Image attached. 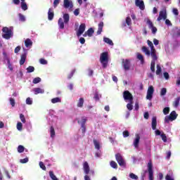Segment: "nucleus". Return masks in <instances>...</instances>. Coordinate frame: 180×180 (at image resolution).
Masks as SVG:
<instances>
[{"label":"nucleus","mask_w":180,"mask_h":180,"mask_svg":"<svg viewBox=\"0 0 180 180\" xmlns=\"http://www.w3.org/2000/svg\"><path fill=\"white\" fill-rule=\"evenodd\" d=\"M100 63L102 64L103 68H106L109 64V53L103 52L100 56Z\"/></svg>","instance_id":"obj_1"},{"label":"nucleus","mask_w":180,"mask_h":180,"mask_svg":"<svg viewBox=\"0 0 180 180\" xmlns=\"http://www.w3.org/2000/svg\"><path fill=\"white\" fill-rule=\"evenodd\" d=\"M63 18H61L58 19V25L59 29H64V25H68V22H70V14L68 13L63 14Z\"/></svg>","instance_id":"obj_2"},{"label":"nucleus","mask_w":180,"mask_h":180,"mask_svg":"<svg viewBox=\"0 0 180 180\" xmlns=\"http://www.w3.org/2000/svg\"><path fill=\"white\" fill-rule=\"evenodd\" d=\"M178 117V114H176V111H172L169 116H166L165 118V123H168L169 122H174V120H176Z\"/></svg>","instance_id":"obj_3"},{"label":"nucleus","mask_w":180,"mask_h":180,"mask_svg":"<svg viewBox=\"0 0 180 180\" xmlns=\"http://www.w3.org/2000/svg\"><path fill=\"white\" fill-rule=\"evenodd\" d=\"M2 31L4 33H5L2 35V37L4 39H6V40H9V39L12 37V30L8 29V27H3Z\"/></svg>","instance_id":"obj_4"},{"label":"nucleus","mask_w":180,"mask_h":180,"mask_svg":"<svg viewBox=\"0 0 180 180\" xmlns=\"http://www.w3.org/2000/svg\"><path fill=\"white\" fill-rule=\"evenodd\" d=\"M148 172L149 180H154V170H153V162L151 160L148 162Z\"/></svg>","instance_id":"obj_5"},{"label":"nucleus","mask_w":180,"mask_h":180,"mask_svg":"<svg viewBox=\"0 0 180 180\" xmlns=\"http://www.w3.org/2000/svg\"><path fill=\"white\" fill-rule=\"evenodd\" d=\"M115 159L120 167H126V162L120 153L115 154Z\"/></svg>","instance_id":"obj_6"},{"label":"nucleus","mask_w":180,"mask_h":180,"mask_svg":"<svg viewBox=\"0 0 180 180\" xmlns=\"http://www.w3.org/2000/svg\"><path fill=\"white\" fill-rule=\"evenodd\" d=\"M86 117H82V122L79 120H77L78 124H81L82 127V132L83 134H85V131H86V127L85 126V124L86 123Z\"/></svg>","instance_id":"obj_7"},{"label":"nucleus","mask_w":180,"mask_h":180,"mask_svg":"<svg viewBox=\"0 0 180 180\" xmlns=\"http://www.w3.org/2000/svg\"><path fill=\"white\" fill-rule=\"evenodd\" d=\"M147 43L148 46L150 47V57H155V56H157V50L154 48V44H153V42L149 39H148Z\"/></svg>","instance_id":"obj_8"},{"label":"nucleus","mask_w":180,"mask_h":180,"mask_svg":"<svg viewBox=\"0 0 180 180\" xmlns=\"http://www.w3.org/2000/svg\"><path fill=\"white\" fill-rule=\"evenodd\" d=\"M85 29H86V25H85V23H82L79 26V29L77 30L76 33L77 37H79L81 35L84 34V32H85Z\"/></svg>","instance_id":"obj_9"},{"label":"nucleus","mask_w":180,"mask_h":180,"mask_svg":"<svg viewBox=\"0 0 180 180\" xmlns=\"http://www.w3.org/2000/svg\"><path fill=\"white\" fill-rule=\"evenodd\" d=\"M154 94V86H150L148 89L147 94H146V99L151 101L153 99V95Z\"/></svg>","instance_id":"obj_10"},{"label":"nucleus","mask_w":180,"mask_h":180,"mask_svg":"<svg viewBox=\"0 0 180 180\" xmlns=\"http://www.w3.org/2000/svg\"><path fill=\"white\" fill-rule=\"evenodd\" d=\"M152 60L150 63V70L152 72H155V61L158 60V56L156 55L155 56H151Z\"/></svg>","instance_id":"obj_11"},{"label":"nucleus","mask_w":180,"mask_h":180,"mask_svg":"<svg viewBox=\"0 0 180 180\" xmlns=\"http://www.w3.org/2000/svg\"><path fill=\"white\" fill-rule=\"evenodd\" d=\"M165 20L167 19V10H162L160 11L159 16L157 19L158 22H160V20Z\"/></svg>","instance_id":"obj_12"},{"label":"nucleus","mask_w":180,"mask_h":180,"mask_svg":"<svg viewBox=\"0 0 180 180\" xmlns=\"http://www.w3.org/2000/svg\"><path fill=\"white\" fill-rule=\"evenodd\" d=\"M123 98L125 101H129V102L133 101V95L129 91H124L123 92Z\"/></svg>","instance_id":"obj_13"},{"label":"nucleus","mask_w":180,"mask_h":180,"mask_svg":"<svg viewBox=\"0 0 180 180\" xmlns=\"http://www.w3.org/2000/svg\"><path fill=\"white\" fill-rule=\"evenodd\" d=\"M122 65L125 71H129L130 70V60L129 59H122Z\"/></svg>","instance_id":"obj_14"},{"label":"nucleus","mask_w":180,"mask_h":180,"mask_svg":"<svg viewBox=\"0 0 180 180\" xmlns=\"http://www.w3.org/2000/svg\"><path fill=\"white\" fill-rule=\"evenodd\" d=\"M147 25H148L149 29H151L153 34H155L157 33V27L154 26V24H153V22L150 20H148L146 22Z\"/></svg>","instance_id":"obj_15"},{"label":"nucleus","mask_w":180,"mask_h":180,"mask_svg":"<svg viewBox=\"0 0 180 180\" xmlns=\"http://www.w3.org/2000/svg\"><path fill=\"white\" fill-rule=\"evenodd\" d=\"M135 5L138 6L141 11H144L146 6L143 0H135Z\"/></svg>","instance_id":"obj_16"},{"label":"nucleus","mask_w":180,"mask_h":180,"mask_svg":"<svg viewBox=\"0 0 180 180\" xmlns=\"http://www.w3.org/2000/svg\"><path fill=\"white\" fill-rule=\"evenodd\" d=\"M63 6L65 9L70 8V9H72L74 8V5L72 4V1H70V0H63Z\"/></svg>","instance_id":"obj_17"},{"label":"nucleus","mask_w":180,"mask_h":180,"mask_svg":"<svg viewBox=\"0 0 180 180\" xmlns=\"http://www.w3.org/2000/svg\"><path fill=\"white\" fill-rule=\"evenodd\" d=\"M83 168H84V174L86 175H88V174H89V171H90L89 165H88V162H84Z\"/></svg>","instance_id":"obj_18"},{"label":"nucleus","mask_w":180,"mask_h":180,"mask_svg":"<svg viewBox=\"0 0 180 180\" xmlns=\"http://www.w3.org/2000/svg\"><path fill=\"white\" fill-rule=\"evenodd\" d=\"M83 168H84V174L86 175H88V174H89V171H90L89 165H88V162H84Z\"/></svg>","instance_id":"obj_19"},{"label":"nucleus","mask_w":180,"mask_h":180,"mask_svg":"<svg viewBox=\"0 0 180 180\" xmlns=\"http://www.w3.org/2000/svg\"><path fill=\"white\" fill-rule=\"evenodd\" d=\"M141 50L145 53V55L147 56L148 57H150V56H151V51H150V49H148L147 46H142Z\"/></svg>","instance_id":"obj_20"},{"label":"nucleus","mask_w":180,"mask_h":180,"mask_svg":"<svg viewBox=\"0 0 180 180\" xmlns=\"http://www.w3.org/2000/svg\"><path fill=\"white\" fill-rule=\"evenodd\" d=\"M140 143V135L136 134V139L134 141V146L135 148H139V144Z\"/></svg>","instance_id":"obj_21"},{"label":"nucleus","mask_w":180,"mask_h":180,"mask_svg":"<svg viewBox=\"0 0 180 180\" xmlns=\"http://www.w3.org/2000/svg\"><path fill=\"white\" fill-rule=\"evenodd\" d=\"M48 19L49 20H53L54 19V11L51 8H49L48 11Z\"/></svg>","instance_id":"obj_22"},{"label":"nucleus","mask_w":180,"mask_h":180,"mask_svg":"<svg viewBox=\"0 0 180 180\" xmlns=\"http://www.w3.org/2000/svg\"><path fill=\"white\" fill-rule=\"evenodd\" d=\"M152 129L153 130L157 129V117H153L152 118Z\"/></svg>","instance_id":"obj_23"},{"label":"nucleus","mask_w":180,"mask_h":180,"mask_svg":"<svg viewBox=\"0 0 180 180\" xmlns=\"http://www.w3.org/2000/svg\"><path fill=\"white\" fill-rule=\"evenodd\" d=\"M103 30V22L101 21L98 24L97 34H101Z\"/></svg>","instance_id":"obj_24"},{"label":"nucleus","mask_w":180,"mask_h":180,"mask_svg":"<svg viewBox=\"0 0 180 180\" xmlns=\"http://www.w3.org/2000/svg\"><path fill=\"white\" fill-rule=\"evenodd\" d=\"M34 92L35 95H39V94H44V89H40L39 87L34 88Z\"/></svg>","instance_id":"obj_25"},{"label":"nucleus","mask_w":180,"mask_h":180,"mask_svg":"<svg viewBox=\"0 0 180 180\" xmlns=\"http://www.w3.org/2000/svg\"><path fill=\"white\" fill-rule=\"evenodd\" d=\"M136 58L139 61H141V64H144V56L141 53H138Z\"/></svg>","instance_id":"obj_26"},{"label":"nucleus","mask_w":180,"mask_h":180,"mask_svg":"<svg viewBox=\"0 0 180 180\" xmlns=\"http://www.w3.org/2000/svg\"><path fill=\"white\" fill-rule=\"evenodd\" d=\"M179 101H180V96L175 98L174 101L173 102L174 108H178V106H179Z\"/></svg>","instance_id":"obj_27"},{"label":"nucleus","mask_w":180,"mask_h":180,"mask_svg":"<svg viewBox=\"0 0 180 180\" xmlns=\"http://www.w3.org/2000/svg\"><path fill=\"white\" fill-rule=\"evenodd\" d=\"M26 61V54L24 53L21 56L20 60V65H23Z\"/></svg>","instance_id":"obj_28"},{"label":"nucleus","mask_w":180,"mask_h":180,"mask_svg":"<svg viewBox=\"0 0 180 180\" xmlns=\"http://www.w3.org/2000/svg\"><path fill=\"white\" fill-rule=\"evenodd\" d=\"M25 47H31V46H33V42L30 39H27L25 41Z\"/></svg>","instance_id":"obj_29"},{"label":"nucleus","mask_w":180,"mask_h":180,"mask_svg":"<svg viewBox=\"0 0 180 180\" xmlns=\"http://www.w3.org/2000/svg\"><path fill=\"white\" fill-rule=\"evenodd\" d=\"M77 108H82L84 106V98H80L77 102Z\"/></svg>","instance_id":"obj_30"},{"label":"nucleus","mask_w":180,"mask_h":180,"mask_svg":"<svg viewBox=\"0 0 180 180\" xmlns=\"http://www.w3.org/2000/svg\"><path fill=\"white\" fill-rule=\"evenodd\" d=\"M103 41H105V43H107V44H110V46H113V41H111L110 39L108 37H104Z\"/></svg>","instance_id":"obj_31"},{"label":"nucleus","mask_w":180,"mask_h":180,"mask_svg":"<svg viewBox=\"0 0 180 180\" xmlns=\"http://www.w3.org/2000/svg\"><path fill=\"white\" fill-rule=\"evenodd\" d=\"M86 32L89 37H92V35L95 33L94 28H89Z\"/></svg>","instance_id":"obj_32"},{"label":"nucleus","mask_w":180,"mask_h":180,"mask_svg":"<svg viewBox=\"0 0 180 180\" xmlns=\"http://www.w3.org/2000/svg\"><path fill=\"white\" fill-rule=\"evenodd\" d=\"M51 103H61V98H60L59 97L53 98L51 99Z\"/></svg>","instance_id":"obj_33"},{"label":"nucleus","mask_w":180,"mask_h":180,"mask_svg":"<svg viewBox=\"0 0 180 180\" xmlns=\"http://www.w3.org/2000/svg\"><path fill=\"white\" fill-rule=\"evenodd\" d=\"M51 137L53 139L56 136V131L54 130V127L51 126L50 128Z\"/></svg>","instance_id":"obj_34"},{"label":"nucleus","mask_w":180,"mask_h":180,"mask_svg":"<svg viewBox=\"0 0 180 180\" xmlns=\"http://www.w3.org/2000/svg\"><path fill=\"white\" fill-rule=\"evenodd\" d=\"M110 165L112 168H114V169H117V163H116V162L112 160L110 162Z\"/></svg>","instance_id":"obj_35"},{"label":"nucleus","mask_w":180,"mask_h":180,"mask_svg":"<svg viewBox=\"0 0 180 180\" xmlns=\"http://www.w3.org/2000/svg\"><path fill=\"white\" fill-rule=\"evenodd\" d=\"M94 144L95 146V148L99 150L101 148V146L99 145V142L96 141V139L93 140Z\"/></svg>","instance_id":"obj_36"},{"label":"nucleus","mask_w":180,"mask_h":180,"mask_svg":"<svg viewBox=\"0 0 180 180\" xmlns=\"http://www.w3.org/2000/svg\"><path fill=\"white\" fill-rule=\"evenodd\" d=\"M127 108L128 110H133V101L127 104Z\"/></svg>","instance_id":"obj_37"},{"label":"nucleus","mask_w":180,"mask_h":180,"mask_svg":"<svg viewBox=\"0 0 180 180\" xmlns=\"http://www.w3.org/2000/svg\"><path fill=\"white\" fill-rule=\"evenodd\" d=\"M18 18H19V20L20 22H25L26 21V18L22 13H18Z\"/></svg>","instance_id":"obj_38"},{"label":"nucleus","mask_w":180,"mask_h":180,"mask_svg":"<svg viewBox=\"0 0 180 180\" xmlns=\"http://www.w3.org/2000/svg\"><path fill=\"white\" fill-rule=\"evenodd\" d=\"M162 72V69L160 65H157L156 75H160Z\"/></svg>","instance_id":"obj_39"},{"label":"nucleus","mask_w":180,"mask_h":180,"mask_svg":"<svg viewBox=\"0 0 180 180\" xmlns=\"http://www.w3.org/2000/svg\"><path fill=\"white\" fill-rule=\"evenodd\" d=\"M49 176L53 180H58V179H57V176H56V175H54V172H53V171L49 172Z\"/></svg>","instance_id":"obj_40"},{"label":"nucleus","mask_w":180,"mask_h":180,"mask_svg":"<svg viewBox=\"0 0 180 180\" xmlns=\"http://www.w3.org/2000/svg\"><path fill=\"white\" fill-rule=\"evenodd\" d=\"M23 151H25V146L20 145L18 147V152L20 153H23Z\"/></svg>","instance_id":"obj_41"},{"label":"nucleus","mask_w":180,"mask_h":180,"mask_svg":"<svg viewBox=\"0 0 180 180\" xmlns=\"http://www.w3.org/2000/svg\"><path fill=\"white\" fill-rule=\"evenodd\" d=\"M34 72V67L29 66L28 68H27V72L30 73Z\"/></svg>","instance_id":"obj_42"},{"label":"nucleus","mask_w":180,"mask_h":180,"mask_svg":"<svg viewBox=\"0 0 180 180\" xmlns=\"http://www.w3.org/2000/svg\"><path fill=\"white\" fill-rule=\"evenodd\" d=\"M129 177L131 178V179H135V180L139 179V176L137 175L134 174V173H130Z\"/></svg>","instance_id":"obj_43"},{"label":"nucleus","mask_w":180,"mask_h":180,"mask_svg":"<svg viewBox=\"0 0 180 180\" xmlns=\"http://www.w3.org/2000/svg\"><path fill=\"white\" fill-rule=\"evenodd\" d=\"M21 8L22 11H27V4L25 3H21Z\"/></svg>","instance_id":"obj_44"},{"label":"nucleus","mask_w":180,"mask_h":180,"mask_svg":"<svg viewBox=\"0 0 180 180\" xmlns=\"http://www.w3.org/2000/svg\"><path fill=\"white\" fill-rule=\"evenodd\" d=\"M32 82L33 84H39V82H41V79L40 77H35Z\"/></svg>","instance_id":"obj_45"},{"label":"nucleus","mask_w":180,"mask_h":180,"mask_svg":"<svg viewBox=\"0 0 180 180\" xmlns=\"http://www.w3.org/2000/svg\"><path fill=\"white\" fill-rule=\"evenodd\" d=\"M167 94V89L162 88L160 91V96H165Z\"/></svg>","instance_id":"obj_46"},{"label":"nucleus","mask_w":180,"mask_h":180,"mask_svg":"<svg viewBox=\"0 0 180 180\" xmlns=\"http://www.w3.org/2000/svg\"><path fill=\"white\" fill-rule=\"evenodd\" d=\"M160 137L164 143H167V135L165 134H161Z\"/></svg>","instance_id":"obj_47"},{"label":"nucleus","mask_w":180,"mask_h":180,"mask_svg":"<svg viewBox=\"0 0 180 180\" xmlns=\"http://www.w3.org/2000/svg\"><path fill=\"white\" fill-rule=\"evenodd\" d=\"M17 129L20 131L23 129V124L22 122H18L17 123Z\"/></svg>","instance_id":"obj_48"},{"label":"nucleus","mask_w":180,"mask_h":180,"mask_svg":"<svg viewBox=\"0 0 180 180\" xmlns=\"http://www.w3.org/2000/svg\"><path fill=\"white\" fill-rule=\"evenodd\" d=\"M7 64L10 71H13V66H12V64L11 63V60H7Z\"/></svg>","instance_id":"obj_49"},{"label":"nucleus","mask_w":180,"mask_h":180,"mask_svg":"<svg viewBox=\"0 0 180 180\" xmlns=\"http://www.w3.org/2000/svg\"><path fill=\"white\" fill-rule=\"evenodd\" d=\"M74 74H75V69L72 70V72L70 73V75H68V79H71V78H72V77H74Z\"/></svg>","instance_id":"obj_50"},{"label":"nucleus","mask_w":180,"mask_h":180,"mask_svg":"<svg viewBox=\"0 0 180 180\" xmlns=\"http://www.w3.org/2000/svg\"><path fill=\"white\" fill-rule=\"evenodd\" d=\"M126 23L127 26H130V25H131V18H130V17H127Z\"/></svg>","instance_id":"obj_51"},{"label":"nucleus","mask_w":180,"mask_h":180,"mask_svg":"<svg viewBox=\"0 0 180 180\" xmlns=\"http://www.w3.org/2000/svg\"><path fill=\"white\" fill-rule=\"evenodd\" d=\"M39 167L40 168H41V169H43V171H46V169H47L46 168V165H44V163H43V162H39Z\"/></svg>","instance_id":"obj_52"},{"label":"nucleus","mask_w":180,"mask_h":180,"mask_svg":"<svg viewBox=\"0 0 180 180\" xmlns=\"http://www.w3.org/2000/svg\"><path fill=\"white\" fill-rule=\"evenodd\" d=\"M20 119L22 122L26 123V118H25V115L23 114L20 115Z\"/></svg>","instance_id":"obj_53"},{"label":"nucleus","mask_w":180,"mask_h":180,"mask_svg":"<svg viewBox=\"0 0 180 180\" xmlns=\"http://www.w3.org/2000/svg\"><path fill=\"white\" fill-rule=\"evenodd\" d=\"M20 162H21V164H26V162H29V158H25L24 159H21L20 160Z\"/></svg>","instance_id":"obj_54"},{"label":"nucleus","mask_w":180,"mask_h":180,"mask_svg":"<svg viewBox=\"0 0 180 180\" xmlns=\"http://www.w3.org/2000/svg\"><path fill=\"white\" fill-rule=\"evenodd\" d=\"M163 113L164 115H168V113H169V107H166L163 109Z\"/></svg>","instance_id":"obj_55"},{"label":"nucleus","mask_w":180,"mask_h":180,"mask_svg":"<svg viewBox=\"0 0 180 180\" xmlns=\"http://www.w3.org/2000/svg\"><path fill=\"white\" fill-rule=\"evenodd\" d=\"M10 103L13 108H14L15 105V99L13 98H10Z\"/></svg>","instance_id":"obj_56"},{"label":"nucleus","mask_w":180,"mask_h":180,"mask_svg":"<svg viewBox=\"0 0 180 180\" xmlns=\"http://www.w3.org/2000/svg\"><path fill=\"white\" fill-rule=\"evenodd\" d=\"M26 103H27V105H32V103H33L32 98H30V97L27 98Z\"/></svg>","instance_id":"obj_57"},{"label":"nucleus","mask_w":180,"mask_h":180,"mask_svg":"<svg viewBox=\"0 0 180 180\" xmlns=\"http://www.w3.org/2000/svg\"><path fill=\"white\" fill-rule=\"evenodd\" d=\"M122 134L123 137H129V136H130V133L129 132V131H124Z\"/></svg>","instance_id":"obj_58"},{"label":"nucleus","mask_w":180,"mask_h":180,"mask_svg":"<svg viewBox=\"0 0 180 180\" xmlns=\"http://www.w3.org/2000/svg\"><path fill=\"white\" fill-rule=\"evenodd\" d=\"M40 64H43V65H46L47 64V61L44 58H41L39 60Z\"/></svg>","instance_id":"obj_59"},{"label":"nucleus","mask_w":180,"mask_h":180,"mask_svg":"<svg viewBox=\"0 0 180 180\" xmlns=\"http://www.w3.org/2000/svg\"><path fill=\"white\" fill-rule=\"evenodd\" d=\"M4 59L6 60V61H9V58H8V54H6V52H3Z\"/></svg>","instance_id":"obj_60"},{"label":"nucleus","mask_w":180,"mask_h":180,"mask_svg":"<svg viewBox=\"0 0 180 180\" xmlns=\"http://www.w3.org/2000/svg\"><path fill=\"white\" fill-rule=\"evenodd\" d=\"M172 12H173L174 15H175L176 16H178V15H179L178 8H173Z\"/></svg>","instance_id":"obj_61"},{"label":"nucleus","mask_w":180,"mask_h":180,"mask_svg":"<svg viewBox=\"0 0 180 180\" xmlns=\"http://www.w3.org/2000/svg\"><path fill=\"white\" fill-rule=\"evenodd\" d=\"M94 99L95 101H99V94L98 92H96L94 94Z\"/></svg>","instance_id":"obj_62"},{"label":"nucleus","mask_w":180,"mask_h":180,"mask_svg":"<svg viewBox=\"0 0 180 180\" xmlns=\"http://www.w3.org/2000/svg\"><path fill=\"white\" fill-rule=\"evenodd\" d=\"M60 4V0H54L53 1V6L54 8H56V6Z\"/></svg>","instance_id":"obj_63"},{"label":"nucleus","mask_w":180,"mask_h":180,"mask_svg":"<svg viewBox=\"0 0 180 180\" xmlns=\"http://www.w3.org/2000/svg\"><path fill=\"white\" fill-rule=\"evenodd\" d=\"M166 180H174V179L171 178V176L169 174H167L165 176Z\"/></svg>","instance_id":"obj_64"}]
</instances>
